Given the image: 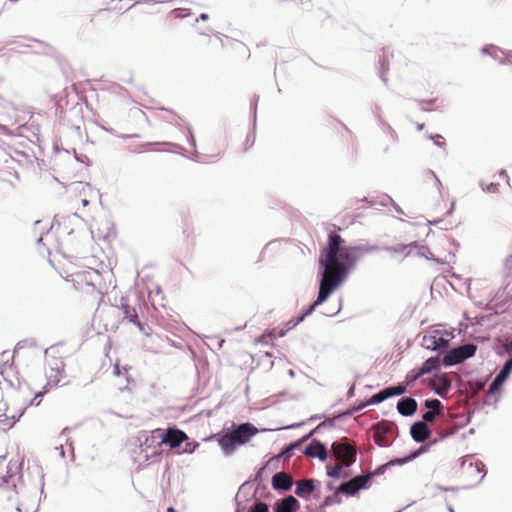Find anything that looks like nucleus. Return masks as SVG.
Instances as JSON below:
<instances>
[{"instance_id": "1", "label": "nucleus", "mask_w": 512, "mask_h": 512, "mask_svg": "<svg viewBox=\"0 0 512 512\" xmlns=\"http://www.w3.org/2000/svg\"><path fill=\"white\" fill-rule=\"evenodd\" d=\"M319 266V291L315 301L321 305L347 279L349 272L325 247L320 254Z\"/></svg>"}, {"instance_id": "2", "label": "nucleus", "mask_w": 512, "mask_h": 512, "mask_svg": "<svg viewBox=\"0 0 512 512\" xmlns=\"http://www.w3.org/2000/svg\"><path fill=\"white\" fill-rule=\"evenodd\" d=\"M344 242V239L338 233L331 231L328 235V242L325 249L333 257H336L337 261L344 266V268H347L349 273L355 268L357 261L363 254L383 250L382 247L378 245L361 244L344 246Z\"/></svg>"}, {"instance_id": "3", "label": "nucleus", "mask_w": 512, "mask_h": 512, "mask_svg": "<svg viewBox=\"0 0 512 512\" xmlns=\"http://www.w3.org/2000/svg\"><path fill=\"white\" fill-rule=\"evenodd\" d=\"M257 433L258 429L249 422L232 423L229 428H224L214 434L212 438L218 442L224 455L230 456L238 446L246 444Z\"/></svg>"}, {"instance_id": "4", "label": "nucleus", "mask_w": 512, "mask_h": 512, "mask_svg": "<svg viewBox=\"0 0 512 512\" xmlns=\"http://www.w3.org/2000/svg\"><path fill=\"white\" fill-rule=\"evenodd\" d=\"M332 456L343 464L344 467H350L355 463L357 450L347 439H341L331 444Z\"/></svg>"}, {"instance_id": "5", "label": "nucleus", "mask_w": 512, "mask_h": 512, "mask_svg": "<svg viewBox=\"0 0 512 512\" xmlns=\"http://www.w3.org/2000/svg\"><path fill=\"white\" fill-rule=\"evenodd\" d=\"M449 337L452 334L446 330H433L424 335L422 345L428 350L443 352L449 347Z\"/></svg>"}, {"instance_id": "6", "label": "nucleus", "mask_w": 512, "mask_h": 512, "mask_svg": "<svg viewBox=\"0 0 512 512\" xmlns=\"http://www.w3.org/2000/svg\"><path fill=\"white\" fill-rule=\"evenodd\" d=\"M397 435V427L387 421L378 422L374 425V442L380 447H389Z\"/></svg>"}, {"instance_id": "7", "label": "nucleus", "mask_w": 512, "mask_h": 512, "mask_svg": "<svg viewBox=\"0 0 512 512\" xmlns=\"http://www.w3.org/2000/svg\"><path fill=\"white\" fill-rule=\"evenodd\" d=\"M6 485L8 488H12L16 494H20L22 491V475L20 474V465L17 461H10L6 466V473L0 475V486Z\"/></svg>"}, {"instance_id": "8", "label": "nucleus", "mask_w": 512, "mask_h": 512, "mask_svg": "<svg viewBox=\"0 0 512 512\" xmlns=\"http://www.w3.org/2000/svg\"><path fill=\"white\" fill-rule=\"evenodd\" d=\"M155 433V437L160 438L158 446L166 444L169 445L171 448H178L181 447V445L186 440H188V436L186 435V433L176 428H169L166 431L156 429Z\"/></svg>"}, {"instance_id": "9", "label": "nucleus", "mask_w": 512, "mask_h": 512, "mask_svg": "<svg viewBox=\"0 0 512 512\" xmlns=\"http://www.w3.org/2000/svg\"><path fill=\"white\" fill-rule=\"evenodd\" d=\"M304 455L310 458H317L324 462L328 458L326 445L320 440L313 439L304 449Z\"/></svg>"}, {"instance_id": "10", "label": "nucleus", "mask_w": 512, "mask_h": 512, "mask_svg": "<svg viewBox=\"0 0 512 512\" xmlns=\"http://www.w3.org/2000/svg\"><path fill=\"white\" fill-rule=\"evenodd\" d=\"M432 434V430L424 421H416L410 427V435L417 443L425 442Z\"/></svg>"}, {"instance_id": "11", "label": "nucleus", "mask_w": 512, "mask_h": 512, "mask_svg": "<svg viewBox=\"0 0 512 512\" xmlns=\"http://www.w3.org/2000/svg\"><path fill=\"white\" fill-rule=\"evenodd\" d=\"M319 481L306 478L296 482L295 494L302 499H309L310 495L315 492L316 485Z\"/></svg>"}, {"instance_id": "12", "label": "nucleus", "mask_w": 512, "mask_h": 512, "mask_svg": "<svg viewBox=\"0 0 512 512\" xmlns=\"http://www.w3.org/2000/svg\"><path fill=\"white\" fill-rule=\"evenodd\" d=\"M271 485L274 490L287 492L293 486V479L285 472H277L272 477Z\"/></svg>"}, {"instance_id": "13", "label": "nucleus", "mask_w": 512, "mask_h": 512, "mask_svg": "<svg viewBox=\"0 0 512 512\" xmlns=\"http://www.w3.org/2000/svg\"><path fill=\"white\" fill-rule=\"evenodd\" d=\"M300 508L299 501L292 495L277 501L273 506L274 512H296Z\"/></svg>"}, {"instance_id": "14", "label": "nucleus", "mask_w": 512, "mask_h": 512, "mask_svg": "<svg viewBox=\"0 0 512 512\" xmlns=\"http://www.w3.org/2000/svg\"><path fill=\"white\" fill-rule=\"evenodd\" d=\"M417 401L412 397H402L397 403V411L400 415L409 417L417 411Z\"/></svg>"}, {"instance_id": "15", "label": "nucleus", "mask_w": 512, "mask_h": 512, "mask_svg": "<svg viewBox=\"0 0 512 512\" xmlns=\"http://www.w3.org/2000/svg\"><path fill=\"white\" fill-rule=\"evenodd\" d=\"M462 362H464V359H462L461 353L458 351L457 347L450 349L442 357V365L445 367H451Z\"/></svg>"}, {"instance_id": "16", "label": "nucleus", "mask_w": 512, "mask_h": 512, "mask_svg": "<svg viewBox=\"0 0 512 512\" xmlns=\"http://www.w3.org/2000/svg\"><path fill=\"white\" fill-rule=\"evenodd\" d=\"M122 310H123V315H124L125 319H127L129 322L137 325L143 333L148 335V333L145 331L144 325L138 321V316H137V312H136L135 308L130 307L127 304H122Z\"/></svg>"}, {"instance_id": "17", "label": "nucleus", "mask_w": 512, "mask_h": 512, "mask_svg": "<svg viewBox=\"0 0 512 512\" xmlns=\"http://www.w3.org/2000/svg\"><path fill=\"white\" fill-rule=\"evenodd\" d=\"M388 398H389V394H388L386 388H384V389L380 390L379 392L373 394L367 402L362 403L361 405H359L354 410L355 411H360V410H362L363 408H365L368 405L380 404L383 401L387 400Z\"/></svg>"}, {"instance_id": "18", "label": "nucleus", "mask_w": 512, "mask_h": 512, "mask_svg": "<svg viewBox=\"0 0 512 512\" xmlns=\"http://www.w3.org/2000/svg\"><path fill=\"white\" fill-rule=\"evenodd\" d=\"M441 364H442V359H440V355H436L434 357H430V358L426 359L423 362L420 369H421L422 373L424 375H426V374L431 373L434 370L439 369Z\"/></svg>"}, {"instance_id": "19", "label": "nucleus", "mask_w": 512, "mask_h": 512, "mask_svg": "<svg viewBox=\"0 0 512 512\" xmlns=\"http://www.w3.org/2000/svg\"><path fill=\"white\" fill-rule=\"evenodd\" d=\"M412 246H417V241L409 244H397L395 246H384L383 250L391 253H405V256H409L412 253Z\"/></svg>"}, {"instance_id": "20", "label": "nucleus", "mask_w": 512, "mask_h": 512, "mask_svg": "<svg viewBox=\"0 0 512 512\" xmlns=\"http://www.w3.org/2000/svg\"><path fill=\"white\" fill-rule=\"evenodd\" d=\"M155 430L152 432L151 436H147L145 441L141 444V447H143V451H146L148 449H152L151 454L157 455L159 454L158 443L160 442V438L155 437Z\"/></svg>"}, {"instance_id": "21", "label": "nucleus", "mask_w": 512, "mask_h": 512, "mask_svg": "<svg viewBox=\"0 0 512 512\" xmlns=\"http://www.w3.org/2000/svg\"><path fill=\"white\" fill-rule=\"evenodd\" d=\"M64 374V368L53 367L46 372L47 375V385L46 386H56L62 379Z\"/></svg>"}, {"instance_id": "22", "label": "nucleus", "mask_w": 512, "mask_h": 512, "mask_svg": "<svg viewBox=\"0 0 512 512\" xmlns=\"http://www.w3.org/2000/svg\"><path fill=\"white\" fill-rule=\"evenodd\" d=\"M78 277L81 278V282H84L86 286L91 287L92 290L96 289L95 280L99 279L100 275L96 270L84 271L79 274Z\"/></svg>"}, {"instance_id": "23", "label": "nucleus", "mask_w": 512, "mask_h": 512, "mask_svg": "<svg viewBox=\"0 0 512 512\" xmlns=\"http://www.w3.org/2000/svg\"><path fill=\"white\" fill-rule=\"evenodd\" d=\"M437 440H434V441H431L430 443L428 444H425V445H422L421 447H419L417 450L415 451H412L409 455L405 456V457H402L401 458V461H398L399 463H403L406 464L414 459H416L417 457H419L421 454L427 452L429 450V448L434 444L436 443Z\"/></svg>"}, {"instance_id": "24", "label": "nucleus", "mask_w": 512, "mask_h": 512, "mask_svg": "<svg viewBox=\"0 0 512 512\" xmlns=\"http://www.w3.org/2000/svg\"><path fill=\"white\" fill-rule=\"evenodd\" d=\"M437 378L440 381V385L434 388V393L441 397H444L450 390L451 380L445 374L437 376Z\"/></svg>"}, {"instance_id": "25", "label": "nucleus", "mask_w": 512, "mask_h": 512, "mask_svg": "<svg viewBox=\"0 0 512 512\" xmlns=\"http://www.w3.org/2000/svg\"><path fill=\"white\" fill-rule=\"evenodd\" d=\"M371 474L364 473L361 475L354 476L350 479V484H355V486L359 487V491L362 489L369 488L371 484Z\"/></svg>"}, {"instance_id": "26", "label": "nucleus", "mask_w": 512, "mask_h": 512, "mask_svg": "<svg viewBox=\"0 0 512 512\" xmlns=\"http://www.w3.org/2000/svg\"><path fill=\"white\" fill-rule=\"evenodd\" d=\"M456 420L455 423H454V426H453V429L447 431L444 433L443 437H448V436H452L453 434H455L460 428H463L464 426H466L469 422H470V415H457L456 417Z\"/></svg>"}, {"instance_id": "27", "label": "nucleus", "mask_w": 512, "mask_h": 512, "mask_svg": "<svg viewBox=\"0 0 512 512\" xmlns=\"http://www.w3.org/2000/svg\"><path fill=\"white\" fill-rule=\"evenodd\" d=\"M457 349L461 353L462 359L465 361L475 355L477 351V345L474 343H465L458 346Z\"/></svg>"}, {"instance_id": "28", "label": "nucleus", "mask_w": 512, "mask_h": 512, "mask_svg": "<svg viewBox=\"0 0 512 512\" xmlns=\"http://www.w3.org/2000/svg\"><path fill=\"white\" fill-rule=\"evenodd\" d=\"M397 461H401V458H394V459L388 461L387 463L378 466L374 471L368 472V474H371V479H372L374 476L383 475L386 472L387 468L390 466L403 465V463H399Z\"/></svg>"}, {"instance_id": "29", "label": "nucleus", "mask_w": 512, "mask_h": 512, "mask_svg": "<svg viewBox=\"0 0 512 512\" xmlns=\"http://www.w3.org/2000/svg\"><path fill=\"white\" fill-rule=\"evenodd\" d=\"M338 493H343L347 496H354L356 493L359 492V487L355 486V484H350V479L348 481H345L341 483L337 491Z\"/></svg>"}, {"instance_id": "30", "label": "nucleus", "mask_w": 512, "mask_h": 512, "mask_svg": "<svg viewBox=\"0 0 512 512\" xmlns=\"http://www.w3.org/2000/svg\"><path fill=\"white\" fill-rule=\"evenodd\" d=\"M344 468L345 467L343 466V464L334 465V466L327 465L326 466V474L328 477L333 478V479H340L342 477H347V474H344V475L342 474V470Z\"/></svg>"}, {"instance_id": "31", "label": "nucleus", "mask_w": 512, "mask_h": 512, "mask_svg": "<svg viewBox=\"0 0 512 512\" xmlns=\"http://www.w3.org/2000/svg\"><path fill=\"white\" fill-rule=\"evenodd\" d=\"M496 353L500 356L508 354L509 357H512V339L501 340Z\"/></svg>"}, {"instance_id": "32", "label": "nucleus", "mask_w": 512, "mask_h": 512, "mask_svg": "<svg viewBox=\"0 0 512 512\" xmlns=\"http://www.w3.org/2000/svg\"><path fill=\"white\" fill-rule=\"evenodd\" d=\"M386 390H387V392L389 394V398H390L393 396L403 395L407 390V386L405 385V383H398L395 386L386 387Z\"/></svg>"}, {"instance_id": "33", "label": "nucleus", "mask_w": 512, "mask_h": 512, "mask_svg": "<svg viewBox=\"0 0 512 512\" xmlns=\"http://www.w3.org/2000/svg\"><path fill=\"white\" fill-rule=\"evenodd\" d=\"M424 407L431 411H441L443 412V405L441 401L437 398H430L424 401Z\"/></svg>"}, {"instance_id": "34", "label": "nucleus", "mask_w": 512, "mask_h": 512, "mask_svg": "<svg viewBox=\"0 0 512 512\" xmlns=\"http://www.w3.org/2000/svg\"><path fill=\"white\" fill-rule=\"evenodd\" d=\"M413 248L416 249L417 256L424 257L428 260L432 259L433 254L426 245H422L417 242V246H412V249Z\"/></svg>"}, {"instance_id": "35", "label": "nucleus", "mask_w": 512, "mask_h": 512, "mask_svg": "<svg viewBox=\"0 0 512 512\" xmlns=\"http://www.w3.org/2000/svg\"><path fill=\"white\" fill-rule=\"evenodd\" d=\"M424 374L422 373L421 369L418 370H411L407 373L405 377V385L409 386L413 384L415 381H417L420 377H422Z\"/></svg>"}, {"instance_id": "36", "label": "nucleus", "mask_w": 512, "mask_h": 512, "mask_svg": "<svg viewBox=\"0 0 512 512\" xmlns=\"http://www.w3.org/2000/svg\"><path fill=\"white\" fill-rule=\"evenodd\" d=\"M438 416H441L442 418H444L443 412L428 410L423 413L421 421H424V423L428 424V422H433L435 420V418Z\"/></svg>"}, {"instance_id": "37", "label": "nucleus", "mask_w": 512, "mask_h": 512, "mask_svg": "<svg viewBox=\"0 0 512 512\" xmlns=\"http://www.w3.org/2000/svg\"><path fill=\"white\" fill-rule=\"evenodd\" d=\"M468 467L471 468V469L475 468V471L477 473H482V476H481L479 482H481L484 479V477L486 475V471H485V464L482 461L478 460L476 462H469L468 463Z\"/></svg>"}, {"instance_id": "38", "label": "nucleus", "mask_w": 512, "mask_h": 512, "mask_svg": "<svg viewBox=\"0 0 512 512\" xmlns=\"http://www.w3.org/2000/svg\"><path fill=\"white\" fill-rule=\"evenodd\" d=\"M511 372H512V357H508V359L504 362L503 366L501 367V369L498 373L500 375L505 376L506 378H509Z\"/></svg>"}, {"instance_id": "39", "label": "nucleus", "mask_w": 512, "mask_h": 512, "mask_svg": "<svg viewBox=\"0 0 512 512\" xmlns=\"http://www.w3.org/2000/svg\"><path fill=\"white\" fill-rule=\"evenodd\" d=\"M481 51H482L483 54L490 55L494 59H498V53L503 54L502 50H500L498 47L493 46V45L485 46V47L482 48Z\"/></svg>"}, {"instance_id": "40", "label": "nucleus", "mask_w": 512, "mask_h": 512, "mask_svg": "<svg viewBox=\"0 0 512 512\" xmlns=\"http://www.w3.org/2000/svg\"><path fill=\"white\" fill-rule=\"evenodd\" d=\"M380 123L383 126V130L385 132H387L388 134H390L391 139L394 142H397L398 135H397L396 131L388 123H386L384 120L380 119Z\"/></svg>"}, {"instance_id": "41", "label": "nucleus", "mask_w": 512, "mask_h": 512, "mask_svg": "<svg viewBox=\"0 0 512 512\" xmlns=\"http://www.w3.org/2000/svg\"><path fill=\"white\" fill-rule=\"evenodd\" d=\"M248 512H269V507L264 502H256L249 508Z\"/></svg>"}, {"instance_id": "42", "label": "nucleus", "mask_w": 512, "mask_h": 512, "mask_svg": "<svg viewBox=\"0 0 512 512\" xmlns=\"http://www.w3.org/2000/svg\"><path fill=\"white\" fill-rule=\"evenodd\" d=\"M198 445H199L198 443L190 442L189 439H188V440H186L184 442V446L182 448V452L191 454V453H193L196 450Z\"/></svg>"}, {"instance_id": "43", "label": "nucleus", "mask_w": 512, "mask_h": 512, "mask_svg": "<svg viewBox=\"0 0 512 512\" xmlns=\"http://www.w3.org/2000/svg\"><path fill=\"white\" fill-rule=\"evenodd\" d=\"M417 102L420 104V108L422 111H430L432 110L431 106L434 104L435 99L417 100Z\"/></svg>"}, {"instance_id": "44", "label": "nucleus", "mask_w": 512, "mask_h": 512, "mask_svg": "<svg viewBox=\"0 0 512 512\" xmlns=\"http://www.w3.org/2000/svg\"><path fill=\"white\" fill-rule=\"evenodd\" d=\"M320 306L319 304H317L316 301H313L310 305H308L304 310L303 312L301 313V315L306 318L308 317L309 315H311L315 309Z\"/></svg>"}, {"instance_id": "45", "label": "nucleus", "mask_w": 512, "mask_h": 512, "mask_svg": "<svg viewBox=\"0 0 512 512\" xmlns=\"http://www.w3.org/2000/svg\"><path fill=\"white\" fill-rule=\"evenodd\" d=\"M454 423H455V421L448 422L446 420H443V426L439 429V434L441 436V439L444 438L443 435H444L445 432L453 429Z\"/></svg>"}, {"instance_id": "46", "label": "nucleus", "mask_w": 512, "mask_h": 512, "mask_svg": "<svg viewBox=\"0 0 512 512\" xmlns=\"http://www.w3.org/2000/svg\"><path fill=\"white\" fill-rule=\"evenodd\" d=\"M49 370L53 369V367H60L64 368L65 364L62 358H53L51 361L48 362Z\"/></svg>"}, {"instance_id": "47", "label": "nucleus", "mask_w": 512, "mask_h": 512, "mask_svg": "<svg viewBox=\"0 0 512 512\" xmlns=\"http://www.w3.org/2000/svg\"><path fill=\"white\" fill-rule=\"evenodd\" d=\"M292 454L293 450L289 447V445H285L280 452V457L284 460H287L292 456Z\"/></svg>"}, {"instance_id": "48", "label": "nucleus", "mask_w": 512, "mask_h": 512, "mask_svg": "<svg viewBox=\"0 0 512 512\" xmlns=\"http://www.w3.org/2000/svg\"><path fill=\"white\" fill-rule=\"evenodd\" d=\"M480 185H481L482 190L484 192H488V193H495L498 189L497 183H490L488 185H484L483 183H481Z\"/></svg>"}, {"instance_id": "49", "label": "nucleus", "mask_w": 512, "mask_h": 512, "mask_svg": "<svg viewBox=\"0 0 512 512\" xmlns=\"http://www.w3.org/2000/svg\"><path fill=\"white\" fill-rule=\"evenodd\" d=\"M429 139L433 140L435 145L438 146V147L442 148L445 145V142L440 140V139H443V137L440 134L429 135Z\"/></svg>"}, {"instance_id": "50", "label": "nucleus", "mask_w": 512, "mask_h": 512, "mask_svg": "<svg viewBox=\"0 0 512 512\" xmlns=\"http://www.w3.org/2000/svg\"><path fill=\"white\" fill-rule=\"evenodd\" d=\"M501 387L502 386H500V384H498L496 381L492 380V382L490 383L489 388H488V393L493 395V394L497 393L501 389Z\"/></svg>"}, {"instance_id": "51", "label": "nucleus", "mask_w": 512, "mask_h": 512, "mask_svg": "<svg viewBox=\"0 0 512 512\" xmlns=\"http://www.w3.org/2000/svg\"><path fill=\"white\" fill-rule=\"evenodd\" d=\"M337 501V496L336 495H330V496H327L323 503H322V506L323 507H328V506H331L333 505L335 502Z\"/></svg>"}, {"instance_id": "52", "label": "nucleus", "mask_w": 512, "mask_h": 512, "mask_svg": "<svg viewBox=\"0 0 512 512\" xmlns=\"http://www.w3.org/2000/svg\"><path fill=\"white\" fill-rule=\"evenodd\" d=\"M304 317L299 314L296 318L294 319H291L289 322H288V325H289V328H294L296 327L298 324H300L302 321H304Z\"/></svg>"}, {"instance_id": "53", "label": "nucleus", "mask_w": 512, "mask_h": 512, "mask_svg": "<svg viewBox=\"0 0 512 512\" xmlns=\"http://www.w3.org/2000/svg\"><path fill=\"white\" fill-rule=\"evenodd\" d=\"M427 174L435 180V185H436L437 189L440 191L441 187H442V183H441L440 179L437 177V175L435 174V172L432 170H428Z\"/></svg>"}, {"instance_id": "54", "label": "nucleus", "mask_w": 512, "mask_h": 512, "mask_svg": "<svg viewBox=\"0 0 512 512\" xmlns=\"http://www.w3.org/2000/svg\"><path fill=\"white\" fill-rule=\"evenodd\" d=\"M187 139H188V143L193 147L195 148L196 147V140H195V137L193 135V132L191 130V128H188V135H187Z\"/></svg>"}, {"instance_id": "55", "label": "nucleus", "mask_w": 512, "mask_h": 512, "mask_svg": "<svg viewBox=\"0 0 512 512\" xmlns=\"http://www.w3.org/2000/svg\"><path fill=\"white\" fill-rule=\"evenodd\" d=\"M387 199L389 200V203H391L395 209V211L398 213V214H404V211L402 210V208L390 197V196H387Z\"/></svg>"}, {"instance_id": "56", "label": "nucleus", "mask_w": 512, "mask_h": 512, "mask_svg": "<svg viewBox=\"0 0 512 512\" xmlns=\"http://www.w3.org/2000/svg\"><path fill=\"white\" fill-rule=\"evenodd\" d=\"M183 11L184 10H180V9L174 10L173 11L174 17L175 18H185L190 15V12L183 13Z\"/></svg>"}, {"instance_id": "57", "label": "nucleus", "mask_w": 512, "mask_h": 512, "mask_svg": "<svg viewBox=\"0 0 512 512\" xmlns=\"http://www.w3.org/2000/svg\"><path fill=\"white\" fill-rule=\"evenodd\" d=\"M507 379L508 378H506L505 376L497 373V375L494 377L493 380L496 381L498 384H500V386H503V384L506 382Z\"/></svg>"}, {"instance_id": "58", "label": "nucleus", "mask_w": 512, "mask_h": 512, "mask_svg": "<svg viewBox=\"0 0 512 512\" xmlns=\"http://www.w3.org/2000/svg\"><path fill=\"white\" fill-rule=\"evenodd\" d=\"M42 396H43L42 392H37V393H35L34 398H33L32 400H30V401H29V403L26 405V407H27V406H30V405H34V404H35V405H39L40 400H39L38 402H36V403H35V400H36L37 398H41Z\"/></svg>"}, {"instance_id": "59", "label": "nucleus", "mask_w": 512, "mask_h": 512, "mask_svg": "<svg viewBox=\"0 0 512 512\" xmlns=\"http://www.w3.org/2000/svg\"><path fill=\"white\" fill-rule=\"evenodd\" d=\"M289 447L294 451L302 446V441L296 440L288 444Z\"/></svg>"}, {"instance_id": "60", "label": "nucleus", "mask_w": 512, "mask_h": 512, "mask_svg": "<svg viewBox=\"0 0 512 512\" xmlns=\"http://www.w3.org/2000/svg\"><path fill=\"white\" fill-rule=\"evenodd\" d=\"M505 266L508 270H512V254L506 259Z\"/></svg>"}, {"instance_id": "61", "label": "nucleus", "mask_w": 512, "mask_h": 512, "mask_svg": "<svg viewBox=\"0 0 512 512\" xmlns=\"http://www.w3.org/2000/svg\"><path fill=\"white\" fill-rule=\"evenodd\" d=\"M470 457H471L470 455H466V456H464V457H462V458L460 459V465H461V467H465V465L467 464V462H468V460H469V458H470Z\"/></svg>"}, {"instance_id": "62", "label": "nucleus", "mask_w": 512, "mask_h": 512, "mask_svg": "<svg viewBox=\"0 0 512 512\" xmlns=\"http://www.w3.org/2000/svg\"><path fill=\"white\" fill-rule=\"evenodd\" d=\"M255 142V136L248 135L246 138V144H249V146H252Z\"/></svg>"}, {"instance_id": "63", "label": "nucleus", "mask_w": 512, "mask_h": 512, "mask_svg": "<svg viewBox=\"0 0 512 512\" xmlns=\"http://www.w3.org/2000/svg\"><path fill=\"white\" fill-rule=\"evenodd\" d=\"M354 392H355V385L353 384V385L348 389L347 397H348V398L353 397V396H354Z\"/></svg>"}, {"instance_id": "64", "label": "nucleus", "mask_w": 512, "mask_h": 512, "mask_svg": "<svg viewBox=\"0 0 512 512\" xmlns=\"http://www.w3.org/2000/svg\"><path fill=\"white\" fill-rule=\"evenodd\" d=\"M37 507H38V505L37 506L32 505L31 507H24V508H25V512H36Z\"/></svg>"}]
</instances>
